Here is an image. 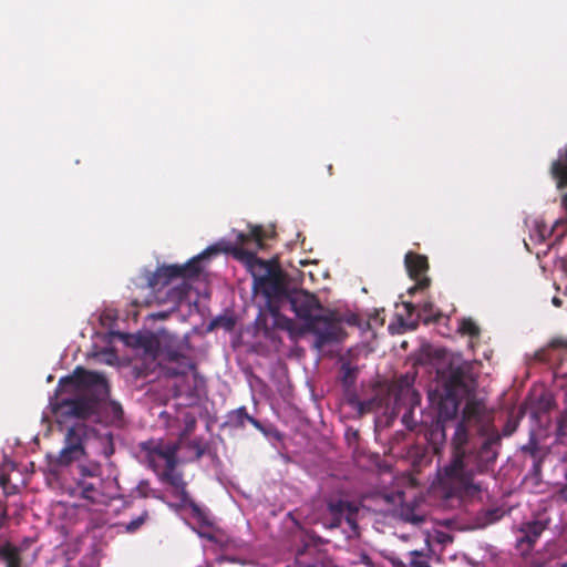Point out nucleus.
Wrapping results in <instances>:
<instances>
[{"mask_svg": "<svg viewBox=\"0 0 567 567\" xmlns=\"http://www.w3.org/2000/svg\"><path fill=\"white\" fill-rule=\"evenodd\" d=\"M159 481L173 488V496L176 497L182 505L189 506L195 514L200 512L198 505L192 499L187 492V483L185 482L182 472L175 471L173 473H162L159 475Z\"/></svg>", "mask_w": 567, "mask_h": 567, "instance_id": "nucleus-14", "label": "nucleus"}, {"mask_svg": "<svg viewBox=\"0 0 567 567\" xmlns=\"http://www.w3.org/2000/svg\"><path fill=\"white\" fill-rule=\"evenodd\" d=\"M0 485L3 488L6 495H13L18 492L17 486L11 484L10 476L7 474L0 475Z\"/></svg>", "mask_w": 567, "mask_h": 567, "instance_id": "nucleus-33", "label": "nucleus"}, {"mask_svg": "<svg viewBox=\"0 0 567 567\" xmlns=\"http://www.w3.org/2000/svg\"><path fill=\"white\" fill-rule=\"evenodd\" d=\"M515 431V426H512L509 423H507L504 429H503V435L504 436H509L513 434V432Z\"/></svg>", "mask_w": 567, "mask_h": 567, "instance_id": "nucleus-38", "label": "nucleus"}, {"mask_svg": "<svg viewBox=\"0 0 567 567\" xmlns=\"http://www.w3.org/2000/svg\"><path fill=\"white\" fill-rule=\"evenodd\" d=\"M134 492L141 498L153 497L157 499H163V496L161 495L159 491L151 487V483L148 480L140 481Z\"/></svg>", "mask_w": 567, "mask_h": 567, "instance_id": "nucleus-23", "label": "nucleus"}, {"mask_svg": "<svg viewBox=\"0 0 567 567\" xmlns=\"http://www.w3.org/2000/svg\"><path fill=\"white\" fill-rule=\"evenodd\" d=\"M171 369H178V364H169Z\"/></svg>", "mask_w": 567, "mask_h": 567, "instance_id": "nucleus-45", "label": "nucleus"}, {"mask_svg": "<svg viewBox=\"0 0 567 567\" xmlns=\"http://www.w3.org/2000/svg\"><path fill=\"white\" fill-rule=\"evenodd\" d=\"M358 377V368L349 362L341 365V382L344 386L350 388L355 383Z\"/></svg>", "mask_w": 567, "mask_h": 567, "instance_id": "nucleus-24", "label": "nucleus"}, {"mask_svg": "<svg viewBox=\"0 0 567 567\" xmlns=\"http://www.w3.org/2000/svg\"><path fill=\"white\" fill-rule=\"evenodd\" d=\"M219 321H221L223 326L228 330L231 329L234 326V321L229 318L219 319L218 321H216V323H218Z\"/></svg>", "mask_w": 567, "mask_h": 567, "instance_id": "nucleus-39", "label": "nucleus"}, {"mask_svg": "<svg viewBox=\"0 0 567 567\" xmlns=\"http://www.w3.org/2000/svg\"><path fill=\"white\" fill-rule=\"evenodd\" d=\"M553 303L558 307V306H560V300L557 297H555L553 299Z\"/></svg>", "mask_w": 567, "mask_h": 567, "instance_id": "nucleus-44", "label": "nucleus"}, {"mask_svg": "<svg viewBox=\"0 0 567 567\" xmlns=\"http://www.w3.org/2000/svg\"><path fill=\"white\" fill-rule=\"evenodd\" d=\"M404 264L412 279L426 277L425 274L429 270V261L425 256L409 251L404 257Z\"/></svg>", "mask_w": 567, "mask_h": 567, "instance_id": "nucleus-16", "label": "nucleus"}, {"mask_svg": "<svg viewBox=\"0 0 567 567\" xmlns=\"http://www.w3.org/2000/svg\"><path fill=\"white\" fill-rule=\"evenodd\" d=\"M90 431L91 429L84 423H74L68 429L64 439V447L56 457L59 465L66 466L80 460L85 454L83 442Z\"/></svg>", "mask_w": 567, "mask_h": 567, "instance_id": "nucleus-9", "label": "nucleus"}, {"mask_svg": "<svg viewBox=\"0 0 567 567\" xmlns=\"http://www.w3.org/2000/svg\"><path fill=\"white\" fill-rule=\"evenodd\" d=\"M183 446L194 451V460L196 461L200 460L206 453V445L204 444L203 439L186 440Z\"/></svg>", "mask_w": 567, "mask_h": 567, "instance_id": "nucleus-27", "label": "nucleus"}, {"mask_svg": "<svg viewBox=\"0 0 567 567\" xmlns=\"http://www.w3.org/2000/svg\"><path fill=\"white\" fill-rule=\"evenodd\" d=\"M360 412H363V403H360Z\"/></svg>", "mask_w": 567, "mask_h": 567, "instance_id": "nucleus-47", "label": "nucleus"}, {"mask_svg": "<svg viewBox=\"0 0 567 567\" xmlns=\"http://www.w3.org/2000/svg\"><path fill=\"white\" fill-rule=\"evenodd\" d=\"M409 409L410 410L403 414L402 422L404 423L408 430L413 431L416 426V422H414L412 419V409Z\"/></svg>", "mask_w": 567, "mask_h": 567, "instance_id": "nucleus-36", "label": "nucleus"}, {"mask_svg": "<svg viewBox=\"0 0 567 567\" xmlns=\"http://www.w3.org/2000/svg\"><path fill=\"white\" fill-rule=\"evenodd\" d=\"M522 451L526 454H529L533 458H536L539 453L538 443L533 439L522 447Z\"/></svg>", "mask_w": 567, "mask_h": 567, "instance_id": "nucleus-34", "label": "nucleus"}, {"mask_svg": "<svg viewBox=\"0 0 567 567\" xmlns=\"http://www.w3.org/2000/svg\"><path fill=\"white\" fill-rule=\"evenodd\" d=\"M556 408V401L551 394H542L537 402V411L548 413Z\"/></svg>", "mask_w": 567, "mask_h": 567, "instance_id": "nucleus-28", "label": "nucleus"}, {"mask_svg": "<svg viewBox=\"0 0 567 567\" xmlns=\"http://www.w3.org/2000/svg\"><path fill=\"white\" fill-rule=\"evenodd\" d=\"M269 311L274 317L275 327L286 330L290 333L295 332V321L286 316L280 315L278 307H276L275 305H270Z\"/></svg>", "mask_w": 567, "mask_h": 567, "instance_id": "nucleus-19", "label": "nucleus"}, {"mask_svg": "<svg viewBox=\"0 0 567 567\" xmlns=\"http://www.w3.org/2000/svg\"><path fill=\"white\" fill-rule=\"evenodd\" d=\"M473 362L465 360L461 354H452L437 374L444 391L461 396L476 392L477 378Z\"/></svg>", "mask_w": 567, "mask_h": 567, "instance_id": "nucleus-6", "label": "nucleus"}, {"mask_svg": "<svg viewBox=\"0 0 567 567\" xmlns=\"http://www.w3.org/2000/svg\"><path fill=\"white\" fill-rule=\"evenodd\" d=\"M275 234L274 228L265 229L262 226H251L249 233H238L235 246L226 249L238 260L246 262L251 270L255 267L265 270V274L260 276L252 271V290L255 293H261L266 297L268 309L275 300L285 302L289 295L284 275L279 270L271 269L257 257V250L264 247V241L272 238Z\"/></svg>", "mask_w": 567, "mask_h": 567, "instance_id": "nucleus-4", "label": "nucleus"}, {"mask_svg": "<svg viewBox=\"0 0 567 567\" xmlns=\"http://www.w3.org/2000/svg\"><path fill=\"white\" fill-rule=\"evenodd\" d=\"M78 470V481L84 480H93V477H99L103 475V468L97 462H85L81 463L76 466Z\"/></svg>", "mask_w": 567, "mask_h": 567, "instance_id": "nucleus-18", "label": "nucleus"}, {"mask_svg": "<svg viewBox=\"0 0 567 567\" xmlns=\"http://www.w3.org/2000/svg\"><path fill=\"white\" fill-rule=\"evenodd\" d=\"M112 481L109 477L99 476L93 480L76 481L80 496L92 504L107 505L112 496Z\"/></svg>", "mask_w": 567, "mask_h": 567, "instance_id": "nucleus-10", "label": "nucleus"}, {"mask_svg": "<svg viewBox=\"0 0 567 567\" xmlns=\"http://www.w3.org/2000/svg\"><path fill=\"white\" fill-rule=\"evenodd\" d=\"M414 377L405 373L391 385L390 393L394 398L395 408L404 405L413 409L421 402L420 393L413 388Z\"/></svg>", "mask_w": 567, "mask_h": 567, "instance_id": "nucleus-12", "label": "nucleus"}, {"mask_svg": "<svg viewBox=\"0 0 567 567\" xmlns=\"http://www.w3.org/2000/svg\"><path fill=\"white\" fill-rule=\"evenodd\" d=\"M179 443H164L163 441H147L141 444V450L145 452L148 467L159 480L162 473H173L179 463L178 451Z\"/></svg>", "mask_w": 567, "mask_h": 567, "instance_id": "nucleus-8", "label": "nucleus"}, {"mask_svg": "<svg viewBox=\"0 0 567 567\" xmlns=\"http://www.w3.org/2000/svg\"><path fill=\"white\" fill-rule=\"evenodd\" d=\"M0 558L6 563V567H21V550L9 542L0 545Z\"/></svg>", "mask_w": 567, "mask_h": 567, "instance_id": "nucleus-17", "label": "nucleus"}, {"mask_svg": "<svg viewBox=\"0 0 567 567\" xmlns=\"http://www.w3.org/2000/svg\"><path fill=\"white\" fill-rule=\"evenodd\" d=\"M219 251L220 248L214 245L183 265H163L155 271L145 269L140 275V286L151 289L158 305H168L169 311H174L187 299L190 291L192 286L186 279L197 278L203 270L202 260Z\"/></svg>", "mask_w": 567, "mask_h": 567, "instance_id": "nucleus-3", "label": "nucleus"}, {"mask_svg": "<svg viewBox=\"0 0 567 567\" xmlns=\"http://www.w3.org/2000/svg\"><path fill=\"white\" fill-rule=\"evenodd\" d=\"M433 303L427 301V302H424L423 306H422V316H423V320L425 322H430V321H437L439 318H440V313L437 316L433 315Z\"/></svg>", "mask_w": 567, "mask_h": 567, "instance_id": "nucleus-32", "label": "nucleus"}, {"mask_svg": "<svg viewBox=\"0 0 567 567\" xmlns=\"http://www.w3.org/2000/svg\"><path fill=\"white\" fill-rule=\"evenodd\" d=\"M248 422L254 426L256 427L257 430H260L262 431V425L260 423V421H258L257 419H255L254 416L250 415Z\"/></svg>", "mask_w": 567, "mask_h": 567, "instance_id": "nucleus-41", "label": "nucleus"}, {"mask_svg": "<svg viewBox=\"0 0 567 567\" xmlns=\"http://www.w3.org/2000/svg\"><path fill=\"white\" fill-rule=\"evenodd\" d=\"M563 206L567 209V194L561 199Z\"/></svg>", "mask_w": 567, "mask_h": 567, "instance_id": "nucleus-43", "label": "nucleus"}, {"mask_svg": "<svg viewBox=\"0 0 567 567\" xmlns=\"http://www.w3.org/2000/svg\"><path fill=\"white\" fill-rule=\"evenodd\" d=\"M9 519L8 508L3 506L0 513V529L6 525Z\"/></svg>", "mask_w": 567, "mask_h": 567, "instance_id": "nucleus-37", "label": "nucleus"}, {"mask_svg": "<svg viewBox=\"0 0 567 567\" xmlns=\"http://www.w3.org/2000/svg\"><path fill=\"white\" fill-rule=\"evenodd\" d=\"M328 168H329V173H330V174H332V166H331V165H329V167H328Z\"/></svg>", "mask_w": 567, "mask_h": 567, "instance_id": "nucleus-48", "label": "nucleus"}, {"mask_svg": "<svg viewBox=\"0 0 567 567\" xmlns=\"http://www.w3.org/2000/svg\"><path fill=\"white\" fill-rule=\"evenodd\" d=\"M250 415L248 414L246 406H240L228 413L227 423L234 427L243 429Z\"/></svg>", "mask_w": 567, "mask_h": 567, "instance_id": "nucleus-20", "label": "nucleus"}, {"mask_svg": "<svg viewBox=\"0 0 567 567\" xmlns=\"http://www.w3.org/2000/svg\"><path fill=\"white\" fill-rule=\"evenodd\" d=\"M285 302L289 303L290 310L298 318L303 320V326L299 333L309 332L315 334V348L321 350L324 346L341 342L347 333L342 327L343 318L336 311H326L322 315L315 312L321 310V303L318 298L305 290L289 292Z\"/></svg>", "mask_w": 567, "mask_h": 567, "instance_id": "nucleus-5", "label": "nucleus"}, {"mask_svg": "<svg viewBox=\"0 0 567 567\" xmlns=\"http://www.w3.org/2000/svg\"><path fill=\"white\" fill-rule=\"evenodd\" d=\"M411 556L410 565L411 567H431L429 560L424 558V554L421 550H411L409 553Z\"/></svg>", "mask_w": 567, "mask_h": 567, "instance_id": "nucleus-30", "label": "nucleus"}, {"mask_svg": "<svg viewBox=\"0 0 567 567\" xmlns=\"http://www.w3.org/2000/svg\"><path fill=\"white\" fill-rule=\"evenodd\" d=\"M403 306L406 309L409 315L413 313L415 307H414V305L412 302H404Z\"/></svg>", "mask_w": 567, "mask_h": 567, "instance_id": "nucleus-42", "label": "nucleus"}, {"mask_svg": "<svg viewBox=\"0 0 567 567\" xmlns=\"http://www.w3.org/2000/svg\"><path fill=\"white\" fill-rule=\"evenodd\" d=\"M463 396L444 391L437 408V417L440 422L452 421L456 417Z\"/></svg>", "mask_w": 567, "mask_h": 567, "instance_id": "nucleus-15", "label": "nucleus"}, {"mask_svg": "<svg viewBox=\"0 0 567 567\" xmlns=\"http://www.w3.org/2000/svg\"><path fill=\"white\" fill-rule=\"evenodd\" d=\"M535 567H542L540 565H535Z\"/></svg>", "mask_w": 567, "mask_h": 567, "instance_id": "nucleus-51", "label": "nucleus"}, {"mask_svg": "<svg viewBox=\"0 0 567 567\" xmlns=\"http://www.w3.org/2000/svg\"><path fill=\"white\" fill-rule=\"evenodd\" d=\"M138 343L145 349L146 353L153 359H159L158 365L164 374L169 378L183 377L194 369L189 358L176 350H161L158 342L153 337L141 338Z\"/></svg>", "mask_w": 567, "mask_h": 567, "instance_id": "nucleus-7", "label": "nucleus"}, {"mask_svg": "<svg viewBox=\"0 0 567 567\" xmlns=\"http://www.w3.org/2000/svg\"><path fill=\"white\" fill-rule=\"evenodd\" d=\"M248 422L254 426L256 427L257 430H260L262 431V425L260 423V421H258L257 419H255L254 416L250 415Z\"/></svg>", "mask_w": 567, "mask_h": 567, "instance_id": "nucleus-40", "label": "nucleus"}, {"mask_svg": "<svg viewBox=\"0 0 567 567\" xmlns=\"http://www.w3.org/2000/svg\"><path fill=\"white\" fill-rule=\"evenodd\" d=\"M147 518H148V512L144 511L140 516H137L136 518L132 519L130 523L126 524V526H125L126 532H128V533L136 532L145 523V520Z\"/></svg>", "mask_w": 567, "mask_h": 567, "instance_id": "nucleus-31", "label": "nucleus"}, {"mask_svg": "<svg viewBox=\"0 0 567 567\" xmlns=\"http://www.w3.org/2000/svg\"><path fill=\"white\" fill-rule=\"evenodd\" d=\"M560 567H567V563H561Z\"/></svg>", "mask_w": 567, "mask_h": 567, "instance_id": "nucleus-49", "label": "nucleus"}, {"mask_svg": "<svg viewBox=\"0 0 567 567\" xmlns=\"http://www.w3.org/2000/svg\"><path fill=\"white\" fill-rule=\"evenodd\" d=\"M458 332L461 334L470 336L471 338H478L481 329L471 318H464L460 322Z\"/></svg>", "mask_w": 567, "mask_h": 567, "instance_id": "nucleus-26", "label": "nucleus"}, {"mask_svg": "<svg viewBox=\"0 0 567 567\" xmlns=\"http://www.w3.org/2000/svg\"><path fill=\"white\" fill-rule=\"evenodd\" d=\"M547 523L540 519L524 522L517 529L515 547L523 558H527L533 551L537 540L546 530Z\"/></svg>", "mask_w": 567, "mask_h": 567, "instance_id": "nucleus-11", "label": "nucleus"}, {"mask_svg": "<svg viewBox=\"0 0 567 567\" xmlns=\"http://www.w3.org/2000/svg\"><path fill=\"white\" fill-rule=\"evenodd\" d=\"M105 411L107 415L110 416V421L112 424L121 425L123 423V409L122 405L116 401H111L106 408Z\"/></svg>", "mask_w": 567, "mask_h": 567, "instance_id": "nucleus-25", "label": "nucleus"}, {"mask_svg": "<svg viewBox=\"0 0 567 567\" xmlns=\"http://www.w3.org/2000/svg\"><path fill=\"white\" fill-rule=\"evenodd\" d=\"M414 280H415V285L412 286L408 290L410 295H413L417 290H423V289L427 288L430 286V282H431L429 277H423V278L414 279Z\"/></svg>", "mask_w": 567, "mask_h": 567, "instance_id": "nucleus-35", "label": "nucleus"}, {"mask_svg": "<svg viewBox=\"0 0 567 567\" xmlns=\"http://www.w3.org/2000/svg\"><path fill=\"white\" fill-rule=\"evenodd\" d=\"M197 425V420L195 415L189 412L184 413V427L178 434V439L176 443H179L182 447L184 442L193 434Z\"/></svg>", "mask_w": 567, "mask_h": 567, "instance_id": "nucleus-21", "label": "nucleus"}, {"mask_svg": "<svg viewBox=\"0 0 567 567\" xmlns=\"http://www.w3.org/2000/svg\"><path fill=\"white\" fill-rule=\"evenodd\" d=\"M563 410L557 417V431L559 434L565 433L567 430V391L564 394Z\"/></svg>", "mask_w": 567, "mask_h": 567, "instance_id": "nucleus-29", "label": "nucleus"}, {"mask_svg": "<svg viewBox=\"0 0 567 567\" xmlns=\"http://www.w3.org/2000/svg\"><path fill=\"white\" fill-rule=\"evenodd\" d=\"M504 515V511L501 508H489L483 511L478 516L477 520L482 527L494 524L498 522Z\"/></svg>", "mask_w": 567, "mask_h": 567, "instance_id": "nucleus-22", "label": "nucleus"}, {"mask_svg": "<svg viewBox=\"0 0 567 567\" xmlns=\"http://www.w3.org/2000/svg\"><path fill=\"white\" fill-rule=\"evenodd\" d=\"M466 400L462 411V419L457 422L452 437L451 460L442 468L440 485L449 498L472 501L480 497L484 489L482 482L475 481V475L487 473L495 464L498 456L502 437L498 432L491 433L480 445L475 447L471 443L468 426L480 425L486 412L483 400L476 396V392L464 395Z\"/></svg>", "mask_w": 567, "mask_h": 567, "instance_id": "nucleus-1", "label": "nucleus"}, {"mask_svg": "<svg viewBox=\"0 0 567 567\" xmlns=\"http://www.w3.org/2000/svg\"><path fill=\"white\" fill-rule=\"evenodd\" d=\"M394 565H399V566H402L403 564L402 563H396V561H393Z\"/></svg>", "mask_w": 567, "mask_h": 567, "instance_id": "nucleus-50", "label": "nucleus"}, {"mask_svg": "<svg viewBox=\"0 0 567 567\" xmlns=\"http://www.w3.org/2000/svg\"><path fill=\"white\" fill-rule=\"evenodd\" d=\"M327 508L331 516L330 527H340L346 520L351 528H357V515L359 507L354 502L342 498H330L327 502Z\"/></svg>", "mask_w": 567, "mask_h": 567, "instance_id": "nucleus-13", "label": "nucleus"}, {"mask_svg": "<svg viewBox=\"0 0 567 567\" xmlns=\"http://www.w3.org/2000/svg\"><path fill=\"white\" fill-rule=\"evenodd\" d=\"M167 313H158L159 318H166Z\"/></svg>", "mask_w": 567, "mask_h": 567, "instance_id": "nucleus-46", "label": "nucleus"}, {"mask_svg": "<svg viewBox=\"0 0 567 567\" xmlns=\"http://www.w3.org/2000/svg\"><path fill=\"white\" fill-rule=\"evenodd\" d=\"M110 389L102 373L76 367L72 374L59 380L50 406L58 423L93 419L99 415L101 401L109 396Z\"/></svg>", "mask_w": 567, "mask_h": 567, "instance_id": "nucleus-2", "label": "nucleus"}]
</instances>
